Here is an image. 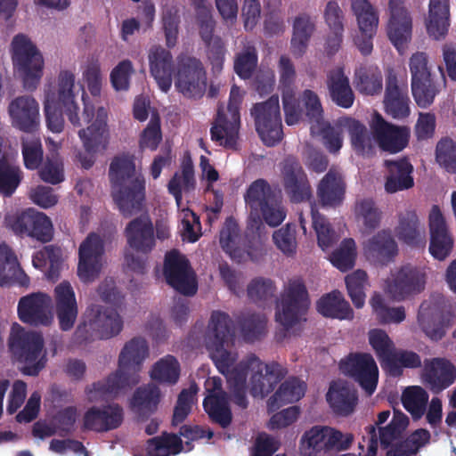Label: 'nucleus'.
Masks as SVG:
<instances>
[{
  "instance_id": "obj_1",
  "label": "nucleus",
  "mask_w": 456,
  "mask_h": 456,
  "mask_svg": "<svg viewBox=\"0 0 456 456\" xmlns=\"http://www.w3.org/2000/svg\"><path fill=\"white\" fill-rule=\"evenodd\" d=\"M111 197L120 214L131 217L143 210L146 201V180L136 170L132 156H116L110 164Z\"/></svg>"
},
{
  "instance_id": "obj_2",
  "label": "nucleus",
  "mask_w": 456,
  "mask_h": 456,
  "mask_svg": "<svg viewBox=\"0 0 456 456\" xmlns=\"http://www.w3.org/2000/svg\"><path fill=\"white\" fill-rule=\"evenodd\" d=\"M148 354V344L143 338H134L126 342L118 356V369L106 379L93 383L88 394L94 392L101 397L117 395L136 385L140 380L138 373Z\"/></svg>"
},
{
  "instance_id": "obj_3",
  "label": "nucleus",
  "mask_w": 456,
  "mask_h": 456,
  "mask_svg": "<svg viewBox=\"0 0 456 456\" xmlns=\"http://www.w3.org/2000/svg\"><path fill=\"white\" fill-rule=\"evenodd\" d=\"M250 377V394L254 397H265L273 392L275 387L288 374V370L277 362L264 363L255 354L248 355L232 370L224 373L227 379L228 388L246 387L248 372Z\"/></svg>"
},
{
  "instance_id": "obj_4",
  "label": "nucleus",
  "mask_w": 456,
  "mask_h": 456,
  "mask_svg": "<svg viewBox=\"0 0 456 456\" xmlns=\"http://www.w3.org/2000/svg\"><path fill=\"white\" fill-rule=\"evenodd\" d=\"M74 87V73L69 70H61L58 75L56 92H48L45 94L44 111L47 128L53 133H61L64 128L62 111L74 126H81Z\"/></svg>"
},
{
  "instance_id": "obj_5",
  "label": "nucleus",
  "mask_w": 456,
  "mask_h": 456,
  "mask_svg": "<svg viewBox=\"0 0 456 456\" xmlns=\"http://www.w3.org/2000/svg\"><path fill=\"white\" fill-rule=\"evenodd\" d=\"M8 347L12 356L23 363L21 372L27 376H37L45 367L46 356L43 354L44 338L40 333L27 331L13 323L8 338Z\"/></svg>"
},
{
  "instance_id": "obj_6",
  "label": "nucleus",
  "mask_w": 456,
  "mask_h": 456,
  "mask_svg": "<svg viewBox=\"0 0 456 456\" xmlns=\"http://www.w3.org/2000/svg\"><path fill=\"white\" fill-rule=\"evenodd\" d=\"M309 305V294L303 280H289L276 305L275 320L282 327L276 333L277 340L285 338L289 330L304 319Z\"/></svg>"
},
{
  "instance_id": "obj_7",
  "label": "nucleus",
  "mask_w": 456,
  "mask_h": 456,
  "mask_svg": "<svg viewBox=\"0 0 456 456\" xmlns=\"http://www.w3.org/2000/svg\"><path fill=\"white\" fill-rule=\"evenodd\" d=\"M234 337V324L230 315L216 310L211 316L206 331V346L221 373H226L233 365L234 359L225 348Z\"/></svg>"
},
{
  "instance_id": "obj_8",
  "label": "nucleus",
  "mask_w": 456,
  "mask_h": 456,
  "mask_svg": "<svg viewBox=\"0 0 456 456\" xmlns=\"http://www.w3.org/2000/svg\"><path fill=\"white\" fill-rule=\"evenodd\" d=\"M14 69L22 79L23 87L33 91L43 77L44 59L32 41L25 35H16L12 42Z\"/></svg>"
},
{
  "instance_id": "obj_9",
  "label": "nucleus",
  "mask_w": 456,
  "mask_h": 456,
  "mask_svg": "<svg viewBox=\"0 0 456 456\" xmlns=\"http://www.w3.org/2000/svg\"><path fill=\"white\" fill-rule=\"evenodd\" d=\"M250 113L264 144L268 147L277 145L284 135L278 96L272 95L267 101L254 104Z\"/></svg>"
},
{
  "instance_id": "obj_10",
  "label": "nucleus",
  "mask_w": 456,
  "mask_h": 456,
  "mask_svg": "<svg viewBox=\"0 0 456 456\" xmlns=\"http://www.w3.org/2000/svg\"><path fill=\"white\" fill-rule=\"evenodd\" d=\"M340 371L353 379L364 393L370 396L379 383V368L369 353H350L339 362Z\"/></svg>"
},
{
  "instance_id": "obj_11",
  "label": "nucleus",
  "mask_w": 456,
  "mask_h": 456,
  "mask_svg": "<svg viewBox=\"0 0 456 456\" xmlns=\"http://www.w3.org/2000/svg\"><path fill=\"white\" fill-rule=\"evenodd\" d=\"M175 86L186 98L203 96L207 87V72L200 59L187 55L178 57Z\"/></svg>"
},
{
  "instance_id": "obj_12",
  "label": "nucleus",
  "mask_w": 456,
  "mask_h": 456,
  "mask_svg": "<svg viewBox=\"0 0 456 456\" xmlns=\"http://www.w3.org/2000/svg\"><path fill=\"white\" fill-rule=\"evenodd\" d=\"M163 275L167 283L184 296H193L198 290L195 272L190 261L178 250L167 252L164 258Z\"/></svg>"
},
{
  "instance_id": "obj_13",
  "label": "nucleus",
  "mask_w": 456,
  "mask_h": 456,
  "mask_svg": "<svg viewBox=\"0 0 456 456\" xmlns=\"http://www.w3.org/2000/svg\"><path fill=\"white\" fill-rule=\"evenodd\" d=\"M384 110L395 119H403L411 113L409 89L406 74L399 75L395 69L386 71Z\"/></svg>"
},
{
  "instance_id": "obj_14",
  "label": "nucleus",
  "mask_w": 456,
  "mask_h": 456,
  "mask_svg": "<svg viewBox=\"0 0 456 456\" xmlns=\"http://www.w3.org/2000/svg\"><path fill=\"white\" fill-rule=\"evenodd\" d=\"M107 119L108 112L106 109L100 107L97 109L94 122L86 129H80L78 132L85 152H78L77 159L85 169L91 168L95 162V153L106 148L108 138Z\"/></svg>"
},
{
  "instance_id": "obj_15",
  "label": "nucleus",
  "mask_w": 456,
  "mask_h": 456,
  "mask_svg": "<svg viewBox=\"0 0 456 456\" xmlns=\"http://www.w3.org/2000/svg\"><path fill=\"white\" fill-rule=\"evenodd\" d=\"M388 12L387 34L392 45L402 53L412 37L413 22L407 0H389Z\"/></svg>"
},
{
  "instance_id": "obj_16",
  "label": "nucleus",
  "mask_w": 456,
  "mask_h": 456,
  "mask_svg": "<svg viewBox=\"0 0 456 456\" xmlns=\"http://www.w3.org/2000/svg\"><path fill=\"white\" fill-rule=\"evenodd\" d=\"M236 89V86H232L231 90V99L227 107L230 118L219 109L210 128L211 140L228 150L238 149L240 115L238 104L232 100Z\"/></svg>"
},
{
  "instance_id": "obj_17",
  "label": "nucleus",
  "mask_w": 456,
  "mask_h": 456,
  "mask_svg": "<svg viewBox=\"0 0 456 456\" xmlns=\"http://www.w3.org/2000/svg\"><path fill=\"white\" fill-rule=\"evenodd\" d=\"M8 224L15 234L26 235L43 243L51 241L53 236L51 219L45 214L33 208H28L11 217Z\"/></svg>"
},
{
  "instance_id": "obj_18",
  "label": "nucleus",
  "mask_w": 456,
  "mask_h": 456,
  "mask_svg": "<svg viewBox=\"0 0 456 456\" xmlns=\"http://www.w3.org/2000/svg\"><path fill=\"white\" fill-rule=\"evenodd\" d=\"M370 126L373 138L384 151L395 154L409 143L410 129L387 122L379 112L374 114Z\"/></svg>"
},
{
  "instance_id": "obj_19",
  "label": "nucleus",
  "mask_w": 456,
  "mask_h": 456,
  "mask_svg": "<svg viewBox=\"0 0 456 456\" xmlns=\"http://www.w3.org/2000/svg\"><path fill=\"white\" fill-rule=\"evenodd\" d=\"M104 243L96 233L91 232L79 247L77 275L84 283L95 281L102 271Z\"/></svg>"
},
{
  "instance_id": "obj_20",
  "label": "nucleus",
  "mask_w": 456,
  "mask_h": 456,
  "mask_svg": "<svg viewBox=\"0 0 456 456\" xmlns=\"http://www.w3.org/2000/svg\"><path fill=\"white\" fill-rule=\"evenodd\" d=\"M281 176L284 191L291 202L300 203L312 199L313 191L308 177L296 157L288 156L284 159Z\"/></svg>"
},
{
  "instance_id": "obj_21",
  "label": "nucleus",
  "mask_w": 456,
  "mask_h": 456,
  "mask_svg": "<svg viewBox=\"0 0 456 456\" xmlns=\"http://www.w3.org/2000/svg\"><path fill=\"white\" fill-rule=\"evenodd\" d=\"M425 274L411 265H403L387 281V291L394 300L402 301L420 293L425 288Z\"/></svg>"
},
{
  "instance_id": "obj_22",
  "label": "nucleus",
  "mask_w": 456,
  "mask_h": 456,
  "mask_svg": "<svg viewBox=\"0 0 456 456\" xmlns=\"http://www.w3.org/2000/svg\"><path fill=\"white\" fill-rule=\"evenodd\" d=\"M456 380V367L446 358L425 359L421 371L423 385L434 395H438Z\"/></svg>"
},
{
  "instance_id": "obj_23",
  "label": "nucleus",
  "mask_w": 456,
  "mask_h": 456,
  "mask_svg": "<svg viewBox=\"0 0 456 456\" xmlns=\"http://www.w3.org/2000/svg\"><path fill=\"white\" fill-rule=\"evenodd\" d=\"M39 103L30 95H20L8 105L12 126L27 134H35L40 126Z\"/></svg>"
},
{
  "instance_id": "obj_24",
  "label": "nucleus",
  "mask_w": 456,
  "mask_h": 456,
  "mask_svg": "<svg viewBox=\"0 0 456 456\" xmlns=\"http://www.w3.org/2000/svg\"><path fill=\"white\" fill-rule=\"evenodd\" d=\"M51 305L52 298L45 293L37 292L24 296L18 303L19 319L32 326H47L53 320Z\"/></svg>"
},
{
  "instance_id": "obj_25",
  "label": "nucleus",
  "mask_w": 456,
  "mask_h": 456,
  "mask_svg": "<svg viewBox=\"0 0 456 456\" xmlns=\"http://www.w3.org/2000/svg\"><path fill=\"white\" fill-rule=\"evenodd\" d=\"M244 198L246 205L249 208L246 235L254 238L262 227L258 212L263 210V207H266L274 197L269 183L265 179H257L248 186Z\"/></svg>"
},
{
  "instance_id": "obj_26",
  "label": "nucleus",
  "mask_w": 456,
  "mask_h": 456,
  "mask_svg": "<svg viewBox=\"0 0 456 456\" xmlns=\"http://www.w3.org/2000/svg\"><path fill=\"white\" fill-rule=\"evenodd\" d=\"M430 231L429 252L435 259L443 261L452 251L454 240L437 205H433L428 216Z\"/></svg>"
},
{
  "instance_id": "obj_27",
  "label": "nucleus",
  "mask_w": 456,
  "mask_h": 456,
  "mask_svg": "<svg viewBox=\"0 0 456 456\" xmlns=\"http://www.w3.org/2000/svg\"><path fill=\"white\" fill-rule=\"evenodd\" d=\"M124 421V410L116 403L92 406L84 414L83 428L97 433L118 428Z\"/></svg>"
},
{
  "instance_id": "obj_28",
  "label": "nucleus",
  "mask_w": 456,
  "mask_h": 456,
  "mask_svg": "<svg viewBox=\"0 0 456 456\" xmlns=\"http://www.w3.org/2000/svg\"><path fill=\"white\" fill-rule=\"evenodd\" d=\"M240 228L235 221L229 217L226 219L224 227L220 232V245L223 250L227 253L230 257L240 264L248 260L253 262L258 261L262 256V250L258 248L248 247L243 248L239 246Z\"/></svg>"
},
{
  "instance_id": "obj_29",
  "label": "nucleus",
  "mask_w": 456,
  "mask_h": 456,
  "mask_svg": "<svg viewBox=\"0 0 456 456\" xmlns=\"http://www.w3.org/2000/svg\"><path fill=\"white\" fill-rule=\"evenodd\" d=\"M124 234L127 245L137 254L148 255L155 247L154 228L148 216H139L126 226Z\"/></svg>"
},
{
  "instance_id": "obj_30",
  "label": "nucleus",
  "mask_w": 456,
  "mask_h": 456,
  "mask_svg": "<svg viewBox=\"0 0 456 456\" xmlns=\"http://www.w3.org/2000/svg\"><path fill=\"white\" fill-rule=\"evenodd\" d=\"M89 328L99 339H108L118 335L123 329V321L118 311L111 307L94 305L87 315Z\"/></svg>"
},
{
  "instance_id": "obj_31",
  "label": "nucleus",
  "mask_w": 456,
  "mask_h": 456,
  "mask_svg": "<svg viewBox=\"0 0 456 456\" xmlns=\"http://www.w3.org/2000/svg\"><path fill=\"white\" fill-rule=\"evenodd\" d=\"M366 257L375 264L387 265L398 254V245L389 229H383L363 243Z\"/></svg>"
},
{
  "instance_id": "obj_32",
  "label": "nucleus",
  "mask_w": 456,
  "mask_h": 456,
  "mask_svg": "<svg viewBox=\"0 0 456 456\" xmlns=\"http://www.w3.org/2000/svg\"><path fill=\"white\" fill-rule=\"evenodd\" d=\"M150 72L156 80L159 87L167 93L172 86L175 64L170 51L160 45L151 47L148 54Z\"/></svg>"
},
{
  "instance_id": "obj_33",
  "label": "nucleus",
  "mask_w": 456,
  "mask_h": 456,
  "mask_svg": "<svg viewBox=\"0 0 456 456\" xmlns=\"http://www.w3.org/2000/svg\"><path fill=\"white\" fill-rule=\"evenodd\" d=\"M54 300L61 330H71L77 320L78 309L74 289L69 281H63L55 287Z\"/></svg>"
},
{
  "instance_id": "obj_34",
  "label": "nucleus",
  "mask_w": 456,
  "mask_h": 456,
  "mask_svg": "<svg viewBox=\"0 0 456 456\" xmlns=\"http://www.w3.org/2000/svg\"><path fill=\"white\" fill-rule=\"evenodd\" d=\"M418 322L423 332L432 340H440L445 335L447 320L444 308L438 302H422L418 313Z\"/></svg>"
},
{
  "instance_id": "obj_35",
  "label": "nucleus",
  "mask_w": 456,
  "mask_h": 456,
  "mask_svg": "<svg viewBox=\"0 0 456 456\" xmlns=\"http://www.w3.org/2000/svg\"><path fill=\"white\" fill-rule=\"evenodd\" d=\"M384 166L387 170L385 182L387 192L395 193L413 187V166L407 157L397 159H386Z\"/></svg>"
},
{
  "instance_id": "obj_36",
  "label": "nucleus",
  "mask_w": 456,
  "mask_h": 456,
  "mask_svg": "<svg viewBox=\"0 0 456 456\" xmlns=\"http://www.w3.org/2000/svg\"><path fill=\"white\" fill-rule=\"evenodd\" d=\"M346 183L342 174L331 167L317 185L316 194L322 207H338L345 198Z\"/></svg>"
},
{
  "instance_id": "obj_37",
  "label": "nucleus",
  "mask_w": 456,
  "mask_h": 456,
  "mask_svg": "<svg viewBox=\"0 0 456 456\" xmlns=\"http://www.w3.org/2000/svg\"><path fill=\"white\" fill-rule=\"evenodd\" d=\"M160 399L161 392L157 385L149 383L141 386L135 389L130 400L131 411L139 421H145L157 411Z\"/></svg>"
},
{
  "instance_id": "obj_38",
  "label": "nucleus",
  "mask_w": 456,
  "mask_h": 456,
  "mask_svg": "<svg viewBox=\"0 0 456 456\" xmlns=\"http://www.w3.org/2000/svg\"><path fill=\"white\" fill-rule=\"evenodd\" d=\"M440 76L431 74L411 81V94L416 104L422 109L428 108L435 101L436 96L446 85V78L442 67H439Z\"/></svg>"
},
{
  "instance_id": "obj_39",
  "label": "nucleus",
  "mask_w": 456,
  "mask_h": 456,
  "mask_svg": "<svg viewBox=\"0 0 456 456\" xmlns=\"http://www.w3.org/2000/svg\"><path fill=\"white\" fill-rule=\"evenodd\" d=\"M29 281L12 248L5 244L0 245V286L28 287Z\"/></svg>"
},
{
  "instance_id": "obj_40",
  "label": "nucleus",
  "mask_w": 456,
  "mask_h": 456,
  "mask_svg": "<svg viewBox=\"0 0 456 456\" xmlns=\"http://www.w3.org/2000/svg\"><path fill=\"white\" fill-rule=\"evenodd\" d=\"M395 232L399 240L409 246H420L425 243L424 229L414 210H406L399 214Z\"/></svg>"
},
{
  "instance_id": "obj_41",
  "label": "nucleus",
  "mask_w": 456,
  "mask_h": 456,
  "mask_svg": "<svg viewBox=\"0 0 456 456\" xmlns=\"http://www.w3.org/2000/svg\"><path fill=\"white\" fill-rule=\"evenodd\" d=\"M327 86L331 101L338 107L349 109L354 102V94L349 78L342 69L330 71L327 76Z\"/></svg>"
},
{
  "instance_id": "obj_42",
  "label": "nucleus",
  "mask_w": 456,
  "mask_h": 456,
  "mask_svg": "<svg viewBox=\"0 0 456 456\" xmlns=\"http://www.w3.org/2000/svg\"><path fill=\"white\" fill-rule=\"evenodd\" d=\"M319 314L327 318L352 320L354 311L339 290H333L321 297L316 303Z\"/></svg>"
},
{
  "instance_id": "obj_43",
  "label": "nucleus",
  "mask_w": 456,
  "mask_h": 456,
  "mask_svg": "<svg viewBox=\"0 0 456 456\" xmlns=\"http://www.w3.org/2000/svg\"><path fill=\"white\" fill-rule=\"evenodd\" d=\"M327 401L335 413L341 416L351 414L358 402L354 388L346 383L332 384L327 393Z\"/></svg>"
},
{
  "instance_id": "obj_44",
  "label": "nucleus",
  "mask_w": 456,
  "mask_h": 456,
  "mask_svg": "<svg viewBox=\"0 0 456 456\" xmlns=\"http://www.w3.org/2000/svg\"><path fill=\"white\" fill-rule=\"evenodd\" d=\"M305 387V383L298 378H289L281 384L278 390L268 399V411L273 412L285 404L297 402L304 396Z\"/></svg>"
},
{
  "instance_id": "obj_45",
  "label": "nucleus",
  "mask_w": 456,
  "mask_h": 456,
  "mask_svg": "<svg viewBox=\"0 0 456 456\" xmlns=\"http://www.w3.org/2000/svg\"><path fill=\"white\" fill-rule=\"evenodd\" d=\"M449 18V0H430L428 19L426 23L428 34L436 40L444 37L450 25Z\"/></svg>"
},
{
  "instance_id": "obj_46",
  "label": "nucleus",
  "mask_w": 456,
  "mask_h": 456,
  "mask_svg": "<svg viewBox=\"0 0 456 456\" xmlns=\"http://www.w3.org/2000/svg\"><path fill=\"white\" fill-rule=\"evenodd\" d=\"M302 456H319L330 452L328 445V426H314L305 431L299 441Z\"/></svg>"
},
{
  "instance_id": "obj_47",
  "label": "nucleus",
  "mask_w": 456,
  "mask_h": 456,
  "mask_svg": "<svg viewBox=\"0 0 456 456\" xmlns=\"http://www.w3.org/2000/svg\"><path fill=\"white\" fill-rule=\"evenodd\" d=\"M203 408L213 423L223 428L231 425L232 413L227 394L222 395H208L203 400Z\"/></svg>"
},
{
  "instance_id": "obj_48",
  "label": "nucleus",
  "mask_w": 456,
  "mask_h": 456,
  "mask_svg": "<svg viewBox=\"0 0 456 456\" xmlns=\"http://www.w3.org/2000/svg\"><path fill=\"white\" fill-rule=\"evenodd\" d=\"M324 20L333 36L327 40L330 52H337L340 47L344 33V13L336 1H329L324 9Z\"/></svg>"
},
{
  "instance_id": "obj_49",
  "label": "nucleus",
  "mask_w": 456,
  "mask_h": 456,
  "mask_svg": "<svg viewBox=\"0 0 456 456\" xmlns=\"http://www.w3.org/2000/svg\"><path fill=\"white\" fill-rule=\"evenodd\" d=\"M420 366L421 358L417 353L395 347L382 369L389 376L399 378L403 375V369H417Z\"/></svg>"
},
{
  "instance_id": "obj_50",
  "label": "nucleus",
  "mask_w": 456,
  "mask_h": 456,
  "mask_svg": "<svg viewBox=\"0 0 456 456\" xmlns=\"http://www.w3.org/2000/svg\"><path fill=\"white\" fill-rule=\"evenodd\" d=\"M346 127L353 150L358 155H370L373 151L371 137L367 127L359 120L353 118H346L342 122Z\"/></svg>"
},
{
  "instance_id": "obj_51",
  "label": "nucleus",
  "mask_w": 456,
  "mask_h": 456,
  "mask_svg": "<svg viewBox=\"0 0 456 456\" xmlns=\"http://www.w3.org/2000/svg\"><path fill=\"white\" fill-rule=\"evenodd\" d=\"M315 29V25L307 14L296 17L293 23L291 52L294 56L301 57L308 45V42Z\"/></svg>"
},
{
  "instance_id": "obj_52",
  "label": "nucleus",
  "mask_w": 456,
  "mask_h": 456,
  "mask_svg": "<svg viewBox=\"0 0 456 456\" xmlns=\"http://www.w3.org/2000/svg\"><path fill=\"white\" fill-rule=\"evenodd\" d=\"M351 7L356 17L359 30L363 35H376L379 13L369 0H352Z\"/></svg>"
},
{
  "instance_id": "obj_53",
  "label": "nucleus",
  "mask_w": 456,
  "mask_h": 456,
  "mask_svg": "<svg viewBox=\"0 0 456 456\" xmlns=\"http://www.w3.org/2000/svg\"><path fill=\"white\" fill-rule=\"evenodd\" d=\"M237 322L246 342L260 340L266 333L267 320L264 314L243 313L237 318Z\"/></svg>"
},
{
  "instance_id": "obj_54",
  "label": "nucleus",
  "mask_w": 456,
  "mask_h": 456,
  "mask_svg": "<svg viewBox=\"0 0 456 456\" xmlns=\"http://www.w3.org/2000/svg\"><path fill=\"white\" fill-rule=\"evenodd\" d=\"M195 188L194 168L189 159L181 166V173L176 172L167 184L168 192L172 194L179 207L182 202V191H190Z\"/></svg>"
},
{
  "instance_id": "obj_55",
  "label": "nucleus",
  "mask_w": 456,
  "mask_h": 456,
  "mask_svg": "<svg viewBox=\"0 0 456 456\" xmlns=\"http://www.w3.org/2000/svg\"><path fill=\"white\" fill-rule=\"evenodd\" d=\"M23 179V172L11 158L0 159V193L11 197Z\"/></svg>"
},
{
  "instance_id": "obj_56",
  "label": "nucleus",
  "mask_w": 456,
  "mask_h": 456,
  "mask_svg": "<svg viewBox=\"0 0 456 456\" xmlns=\"http://www.w3.org/2000/svg\"><path fill=\"white\" fill-rule=\"evenodd\" d=\"M357 90L366 95H377L382 92L383 77L381 71L374 67H361L355 70Z\"/></svg>"
},
{
  "instance_id": "obj_57",
  "label": "nucleus",
  "mask_w": 456,
  "mask_h": 456,
  "mask_svg": "<svg viewBox=\"0 0 456 456\" xmlns=\"http://www.w3.org/2000/svg\"><path fill=\"white\" fill-rule=\"evenodd\" d=\"M430 433L427 429L419 428L411 434L405 440L394 444L386 456H412L419 450L429 443Z\"/></svg>"
},
{
  "instance_id": "obj_58",
  "label": "nucleus",
  "mask_w": 456,
  "mask_h": 456,
  "mask_svg": "<svg viewBox=\"0 0 456 456\" xmlns=\"http://www.w3.org/2000/svg\"><path fill=\"white\" fill-rule=\"evenodd\" d=\"M21 154L24 167L37 170L44 161V149L39 136L29 134L20 138Z\"/></svg>"
},
{
  "instance_id": "obj_59",
  "label": "nucleus",
  "mask_w": 456,
  "mask_h": 456,
  "mask_svg": "<svg viewBox=\"0 0 456 456\" xmlns=\"http://www.w3.org/2000/svg\"><path fill=\"white\" fill-rule=\"evenodd\" d=\"M182 450L183 442L175 434L163 433L147 442V451L151 456H175Z\"/></svg>"
},
{
  "instance_id": "obj_60",
  "label": "nucleus",
  "mask_w": 456,
  "mask_h": 456,
  "mask_svg": "<svg viewBox=\"0 0 456 456\" xmlns=\"http://www.w3.org/2000/svg\"><path fill=\"white\" fill-rule=\"evenodd\" d=\"M428 394L419 386L407 387L402 395V403L413 419H419L425 413L428 402Z\"/></svg>"
},
{
  "instance_id": "obj_61",
  "label": "nucleus",
  "mask_w": 456,
  "mask_h": 456,
  "mask_svg": "<svg viewBox=\"0 0 456 456\" xmlns=\"http://www.w3.org/2000/svg\"><path fill=\"white\" fill-rule=\"evenodd\" d=\"M370 304L380 324L401 323L405 320V308L403 306H388L379 293H375L371 297Z\"/></svg>"
},
{
  "instance_id": "obj_62",
  "label": "nucleus",
  "mask_w": 456,
  "mask_h": 456,
  "mask_svg": "<svg viewBox=\"0 0 456 456\" xmlns=\"http://www.w3.org/2000/svg\"><path fill=\"white\" fill-rule=\"evenodd\" d=\"M180 376V364L173 355H167L158 361L151 372L153 380L174 385Z\"/></svg>"
},
{
  "instance_id": "obj_63",
  "label": "nucleus",
  "mask_w": 456,
  "mask_h": 456,
  "mask_svg": "<svg viewBox=\"0 0 456 456\" xmlns=\"http://www.w3.org/2000/svg\"><path fill=\"white\" fill-rule=\"evenodd\" d=\"M368 276L365 271L356 270L346 277L348 296L356 308H362L365 303V288Z\"/></svg>"
},
{
  "instance_id": "obj_64",
  "label": "nucleus",
  "mask_w": 456,
  "mask_h": 456,
  "mask_svg": "<svg viewBox=\"0 0 456 456\" xmlns=\"http://www.w3.org/2000/svg\"><path fill=\"white\" fill-rule=\"evenodd\" d=\"M356 245L353 239H345L330 256L331 264L341 272L352 269L355 263Z\"/></svg>"
}]
</instances>
